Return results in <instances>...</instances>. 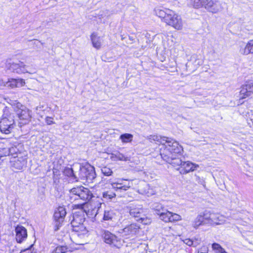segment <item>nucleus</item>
I'll return each instance as SVG.
<instances>
[{
  "instance_id": "1",
  "label": "nucleus",
  "mask_w": 253,
  "mask_h": 253,
  "mask_svg": "<svg viewBox=\"0 0 253 253\" xmlns=\"http://www.w3.org/2000/svg\"><path fill=\"white\" fill-rule=\"evenodd\" d=\"M169 143L171 145H167L161 151V157L164 161L172 165L174 167H178L176 169L180 170L183 162L177 157L182 151V147L177 141Z\"/></svg>"
},
{
  "instance_id": "2",
  "label": "nucleus",
  "mask_w": 253,
  "mask_h": 253,
  "mask_svg": "<svg viewBox=\"0 0 253 253\" xmlns=\"http://www.w3.org/2000/svg\"><path fill=\"white\" fill-rule=\"evenodd\" d=\"M154 11L156 15L167 24L172 26L177 30L182 28V21L180 16L172 10L166 8H156Z\"/></svg>"
},
{
  "instance_id": "3",
  "label": "nucleus",
  "mask_w": 253,
  "mask_h": 253,
  "mask_svg": "<svg viewBox=\"0 0 253 253\" xmlns=\"http://www.w3.org/2000/svg\"><path fill=\"white\" fill-rule=\"evenodd\" d=\"M84 220V219L82 217L76 215L73 216V219L71 221L73 231L71 235V239L76 244H83L80 239H83L87 234L88 231L83 224Z\"/></svg>"
},
{
  "instance_id": "4",
  "label": "nucleus",
  "mask_w": 253,
  "mask_h": 253,
  "mask_svg": "<svg viewBox=\"0 0 253 253\" xmlns=\"http://www.w3.org/2000/svg\"><path fill=\"white\" fill-rule=\"evenodd\" d=\"M93 197L92 192L83 186L74 187L70 190L69 198L71 202L78 200L84 202L89 201Z\"/></svg>"
},
{
  "instance_id": "5",
  "label": "nucleus",
  "mask_w": 253,
  "mask_h": 253,
  "mask_svg": "<svg viewBox=\"0 0 253 253\" xmlns=\"http://www.w3.org/2000/svg\"><path fill=\"white\" fill-rule=\"evenodd\" d=\"M79 176L82 180H85L88 183L92 182L96 178L94 168L90 165L80 168Z\"/></svg>"
},
{
  "instance_id": "6",
  "label": "nucleus",
  "mask_w": 253,
  "mask_h": 253,
  "mask_svg": "<svg viewBox=\"0 0 253 253\" xmlns=\"http://www.w3.org/2000/svg\"><path fill=\"white\" fill-rule=\"evenodd\" d=\"M66 213L65 208L63 207H58L54 212L52 225L55 231L58 230L62 225Z\"/></svg>"
},
{
  "instance_id": "7",
  "label": "nucleus",
  "mask_w": 253,
  "mask_h": 253,
  "mask_svg": "<svg viewBox=\"0 0 253 253\" xmlns=\"http://www.w3.org/2000/svg\"><path fill=\"white\" fill-rule=\"evenodd\" d=\"M204 8L209 12L218 13L223 9V3L218 0H205Z\"/></svg>"
},
{
  "instance_id": "8",
  "label": "nucleus",
  "mask_w": 253,
  "mask_h": 253,
  "mask_svg": "<svg viewBox=\"0 0 253 253\" xmlns=\"http://www.w3.org/2000/svg\"><path fill=\"white\" fill-rule=\"evenodd\" d=\"M118 215L114 210L109 208H106L103 212L102 222H105L110 224L111 226H114L117 222Z\"/></svg>"
},
{
  "instance_id": "9",
  "label": "nucleus",
  "mask_w": 253,
  "mask_h": 253,
  "mask_svg": "<svg viewBox=\"0 0 253 253\" xmlns=\"http://www.w3.org/2000/svg\"><path fill=\"white\" fill-rule=\"evenodd\" d=\"M13 119L3 118L0 122V130L2 133L9 134L14 127Z\"/></svg>"
},
{
  "instance_id": "10",
  "label": "nucleus",
  "mask_w": 253,
  "mask_h": 253,
  "mask_svg": "<svg viewBox=\"0 0 253 253\" xmlns=\"http://www.w3.org/2000/svg\"><path fill=\"white\" fill-rule=\"evenodd\" d=\"M125 179H119L116 182L111 183L112 188L116 191L123 192L128 190L132 185V182L128 181L127 183H124ZM127 181V180H125Z\"/></svg>"
},
{
  "instance_id": "11",
  "label": "nucleus",
  "mask_w": 253,
  "mask_h": 253,
  "mask_svg": "<svg viewBox=\"0 0 253 253\" xmlns=\"http://www.w3.org/2000/svg\"><path fill=\"white\" fill-rule=\"evenodd\" d=\"M139 229V226L136 224L132 223L126 226L124 229L120 231L123 237H127L128 236L132 237L135 235Z\"/></svg>"
},
{
  "instance_id": "12",
  "label": "nucleus",
  "mask_w": 253,
  "mask_h": 253,
  "mask_svg": "<svg viewBox=\"0 0 253 253\" xmlns=\"http://www.w3.org/2000/svg\"><path fill=\"white\" fill-rule=\"evenodd\" d=\"M149 139L151 140H154L155 141L160 142L162 144V147L160 148V152L162 151V149H165L167 145H171V144H170L169 143L170 142L172 143V142L176 141L169 137H162L160 136L156 135H150Z\"/></svg>"
},
{
  "instance_id": "13",
  "label": "nucleus",
  "mask_w": 253,
  "mask_h": 253,
  "mask_svg": "<svg viewBox=\"0 0 253 253\" xmlns=\"http://www.w3.org/2000/svg\"><path fill=\"white\" fill-rule=\"evenodd\" d=\"M253 93V79L247 81L240 90V95L242 98H245Z\"/></svg>"
},
{
  "instance_id": "14",
  "label": "nucleus",
  "mask_w": 253,
  "mask_h": 253,
  "mask_svg": "<svg viewBox=\"0 0 253 253\" xmlns=\"http://www.w3.org/2000/svg\"><path fill=\"white\" fill-rule=\"evenodd\" d=\"M137 191L139 194L146 195L148 197L152 196L156 193L155 189L145 182L140 184Z\"/></svg>"
},
{
  "instance_id": "15",
  "label": "nucleus",
  "mask_w": 253,
  "mask_h": 253,
  "mask_svg": "<svg viewBox=\"0 0 253 253\" xmlns=\"http://www.w3.org/2000/svg\"><path fill=\"white\" fill-rule=\"evenodd\" d=\"M16 240V241L21 243L25 241L27 237V232L26 229L22 226H17L15 228Z\"/></svg>"
},
{
  "instance_id": "16",
  "label": "nucleus",
  "mask_w": 253,
  "mask_h": 253,
  "mask_svg": "<svg viewBox=\"0 0 253 253\" xmlns=\"http://www.w3.org/2000/svg\"><path fill=\"white\" fill-rule=\"evenodd\" d=\"M126 208L129 211L130 215L136 219L140 218L143 214V209L140 206L136 207L130 204Z\"/></svg>"
},
{
  "instance_id": "17",
  "label": "nucleus",
  "mask_w": 253,
  "mask_h": 253,
  "mask_svg": "<svg viewBox=\"0 0 253 253\" xmlns=\"http://www.w3.org/2000/svg\"><path fill=\"white\" fill-rule=\"evenodd\" d=\"M102 237L106 244L116 246V243L117 242V238L110 232L107 230L102 231Z\"/></svg>"
},
{
  "instance_id": "18",
  "label": "nucleus",
  "mask_w": 253,
  "mask_h": 253,
  "mask_svg": "<svg viewBox=\"0 0 253 253\" xmlns=\"http://www.w3.org/2000/svg\"><path fill=\"white\" fill-rule=\"evenodd\" d=\"M198 167V165H196L189 161L183 162V164L180 169V173L181 174H185L190 171H193L195 170Z\"/></svg>"
},
{
  "instance_id": "19",
  "label": "nucleus",
  "mask_w": 253,
  "mask_h": 253,
  "mask_svg": "<svg viewBox=\"0 0 253 253\" xmlns=\"http://www.w3.org/2000/svg\"><path fill=\"white\" fill-rule=\"evenodd\" d=\"M17 107H20V108L17 110V114L19 118L26 121L29 120L31 116L29 110L20 103L17 104Z\"/></svg>"
},
{
  "instance_id": "20",
  "label": "nucleus",
  "mask_w": 253,
  "mask_h": 253,
  "mask_svg": "<svg viewBox=\"0 0 253 253\" xmlns=\"http://www.w3.org/2000/svg\"><path fill=\"white\" fill-rule=\"evenodd\" d=\"M26 65L23 62H19L18 63H12L10 67L9 70L13 72L18 74H21L26 72Z\"/></svg>"
},
{
  "instance_id": "21",
  "label": "nucleus",
  "mask_w": 253,
  "mask_h": 253,
  "mask_svg": "<svg viewBox=\"0 0 253 253\" xmlns=\"http://www.w3.org/2000/svg\"><path fill=\"white\" fill-rule=\"evenodd\" d=\"M239 52L243 55L253 54V39L249 40L244 47H241Z\"/></svg>"
},
{
  "instance_id": "22",
  "label": "nucleus",
  "mask_w": 253,
  "mask_h": 253,
  "mask_svg": "<svg viewBox=\"0 0 253 253\" xmlns=\"http://www.w3.org/2000/svg\"><path fill=\"white\" fill-rule=\"evenodd\" d=\"M11 162L13 163V166L15 169H21L26 165L27 161L26 159L24 158L21 156L18 157L13 160H10Z\"/></svg>"
},
{
  "instance_id": "23",
  "label": "nucleus",
  "mask_w": 253,
  "mask_h": 253,
  "mask_svg": "<svg viewBox=\"0 0 253 253\" xmlns=\"http://www.w3.org/2000/svg\"><path fill=\"white\" fill-rule=\"evenodd\" d=\"M90 39L93 46L97 49H99L101 46V39L100 37L93 33L91 35Z\"/></svg>"
},
{
  "instance_id": "24",
  "label": "nucleus",
  "mask_w": 253,
  "mask_h": 253,
  "mask_svg": "<svg viewBox=\"0 0 253 253\" xmlns=\"http://www.w3.org/2000/svg\"><path fill=\"white\" fill-rule=\"evenodd\" d=\"M224 222V217L219 213L212 212L211 224H221Z\"/></svg>"
},
{
  "instance_id": "25",
  "label": "nucleus",
  "mask_w": 253,
  "mask_h": 253,
  "mask_svg": "<svg viewBox=\"0 0 253 253\" xmlns=\"http://www.w3.org/2000/svg\"><path fill=\"white\" fill-rule=\"evenodd\" d=\"M204 0H190L188 5L194 8H200L205 6Z\"/></svg>"
},
{
  "instance_id": "26",
  "label": "nucleus",
  "mask_w": 253,
  "mask_h": 253,
  "mask_svg": "<svg viewBox=\"0 0 253 253\" xmlns=\"http://www.w3.org/2000/svg\"><path fill=\"white\" fill-rule=\"evenodd\" d=\"M211 214L210 211H205L201 213L200 214L202 215L203 220H205V224H211Z\"/></svg>"
},
{
  "instance_id": "27",
  "label": "nucleus",
  "mask_w": 253,
  "mask_h": 253,
  "mask_svg": "<svg viewBox=\"0 0 253 253\" xmlns=\"http://www.w3.org/2000/svg\"><path fill=\"white\" fill-rule=\"evenodd\" d=\"M152 208L158 215H159L163 211H166L164 206L159 203H154L152 206Z\"/></svg>"
},
{
  "instance_id": "28",
  "label": "nucleus",
  "mask_w": 253,
  "mask_h": 253,
  "mask_svg": "<svg viewBox=\"0 0 253 253\" xmlns=\"http://www.w3.org/2000/svg\"><path fill=\"white\" fill-rule=\"evenodd\" d=\"M63 173L65 175L71 177L73 179L77 180V177L76 176L75 173H74V171L72 168L66 167L64 169Z\"/></svg>"
},
{
  "instance_id": "29",
  "label": "nucleus",
  "mask_w": 253,
  "mask_h": 253,
  "mask_svg": "<svg viewBox=\"0 0 253 253\" xmlns=\"http://www.w3.org/2000/svg\"><path fill=\"white\" fill-rule=\"evenodd\" d=\"M133 136L130 133H124L121 134L120 136V139L124 143L131 142L132 141Z\"/></svg>"
},
{
  "instance_id": "30",
  "label": "nucleus",
  "mask_w": 253,
  "mask_h": 253,
  "mask_svg": "<svg viewBox=\"0 0 253 253\" xmlns=\"http://www.w3.org/2000/svg\"><path fill=\"white\" fill-rule=\"evenodd\" d=\"M171 212L166 209V211H163L159 214L160 218L161 220L166 222H170V221Z\"/></svg>"
},
{
  "instance_id": "31",
  "label": "nucleus",
  "mask_w": 253,
  "mask_h": 253,
  "mask_svg": "<svg viewBox=\"0 0 253 253\" xmlns=\"http://www.w3.org/2000/svg\"><path fill=\"white\" fill-rule=\"evenodd\" d=\"M18 149L16 147L8 148V156H11L13 159H16L21 155L20 153H18Z\"/></svg>"
},
{
  "instance_id": "32",
  "label": "nucleus",
  "mask_w": 253,
  "mask_h": 253,
  "mask_svg": "<svg viewBox=\"0 0 253 253\" xmlns=\"http://www.w3.org/2000/svg\"><path fill=\"white\" fill-rule=\"evenodd\" d=\"M111 157L114 160H120L124 161H127L129 160V159L127 157H125L124 155L120 153V152H117L115 154H112Z\"/></svg>"
},
{
  "instance_id": "33",
  "label": "nucleus",
  "mask_w": 253,
  "mask_h": 253,
  "mask_svg": "<svg viewBox=\"0 0 253 253\" xmlns=\"http://www.w3.org/2000/svg\"><path fill=\"white\" fill-rule=\"evenodd\" d=\"M205 220L200 214L198 215L193 222L192 225L195 228H197L200 225L205 224Z\"/></svg>"
},
{
  "instance_id": "34",
  "label": "nucleus",
  "mask_w": 253,
  "mask_h": 253,
  "mask_svg": "<svg viewBox=\"0 0 253 253\" xmlns=\"http://www.w3.org/2000/svg\"><path fill=\"white\" fill-rule=\"evenodd\" d=\"M115 196L116 194L111 191H105L102 193V197L106 200H110Z\"/></svg>"
},
{
  "instance_id": "35",
  "label": "nucleus",
  "mask_w": 253,
  "mask_h": 253,
  "mask_svg": "<svg viewBox=\"0 0 253 253\" xmlns=\"http://www.w3.org/2000/svg\"><path fill=\"white\" fill-rule=\"evenodd\" d=\"M212 248L213 250L217 251L219 253H227L225 250L217 243H213L212 245Z\"/></svg>"
},
{
  "instance_id": "36",
  "label": "nucleus",
  "mask_w": 253,
  "mask_h": 253,
  "mask_svg": "<svg viewBox=\"0 0 253 253\" xmlns=\"http://www.w3.org/2000/svg\"><path fill=\"white\" fill-rule=\"evenodd\" d=\"M68 248L66 246H58L51 253H66Z\"/></svg>"
},
{
  "instance_id": "37",
  "label": "nucleus",
  "mask_w": 253,
  "mask_h": 253,
  "mask_svg": "<svg viewBox=\"0 0 253 253\" xmlns=\"http://www.w3.org/2000/svg\"><path fill=\"white\" fill-rule=\"evenodd\" d=\"M136 220L144 224H148L151 222L150 219L146 217L144 214L140 218L136 219Z\"/></svg>"
},
{
  "instance_id": "38",
  "label": "nucleus",
  "mask_w": 253,
  "mask_h": 253,
  "mask_svg": "<svg viewBox=\"0 0 253 253\" xmlns=\"http://www.w3.org/2000/svg\"><path fill=\"white\" fill-rule=\"evenodd\" d=\"M181 220V216L176 213L171 212L170 222L177 221Z\"/></svg>"
},
{
  "instance_id": "39",
  "label": "nucleus",
  "mask_w": 253,
  "mask_h": 253,
  "mask_svg": "<svg viewBox=\"0 0 253 253\" xmlns=\"http://www.w3.org/2000/svg\"><path fill=\"white\" fill-rule=\"evenodd\" d=\"M15 82L16 83V84L15 85L16 87H22L25 84L24 80L22 79H13V82Z\"/></svg>"
},
{
  "instance_id": "40",
  "label": "nucleus",
  "mask_w": 253,
  "mask_h": 253,
  "mask_svg": "<svg viewBox=\"0 0 253 253\" xmlns=\"http://www.w3.org/2000/svg\"><path fill=\"white\" fill-rule=\"evenodd\" d=\"M101 171L102 173L106 176L111 175L113 172L110 168L106 167H103L101 169Z\"/></svg>"
},
{
  "instance_id": "41",
  "label": "nucleus",
  "mask_w": 253,
  "mask_h": 253,
  "mask_svg": "<svg viewBox=\"0 0 253 253\" xmlns=\"http://www.w3.org/2000/svg\"><path fill=\"white\" fill-rule=\"evenodd\" d=\"M194 180L198 184L205 186V182L203 178L200 177L196 175H195Z\"/></svg>"
},
{
  "instance_id": "42",
  "label": "nucleus",
  "mask_w": 253,
  "mask_h": 253,
  "mask_svg": "<svg viewBox=\"0 0 253 253\" xmlns=\"http://www.w3.org/2000/svg\"><path fill=\"white\" fill-rule=\"evenodd\" d=\"M0 157L8 156V148H0Z\"/></svg>"
},
{
  "instance_id": "43",
  "label": "nucleus",
  "mask_w": 253,
  "mask_h": 253,
  "mask_svg": "<svg viewBox=\"0 0 253 253\" xmlns=\"http://www.w3.org/2000/svg\"><path fill=\"white\" fill-rule=\"evenodd\" d=\"M183 242L188 246H194L196 247L197 246V245H194V242L190 239H185L183 240Z\"/></svg>"
},
{
  "instance_id": "44",
  "label": "nucleus",
  "mask_w": 253,
  "mask_h": 253,
  "mask_svg": "<svg viewBox=\"0 0 253 253\" xmlns=\"http://www.w3.org/2000/svg\"><path fill=\"white\" fill-rule=\"evenodd\" d=\"M102 203L100 202H96L95 207V209H97L96 212L95 213V217H96L97 215L99 214V211L101 207Z\"/></svg>"
},
{
  "instance_id": "45",
  "label": "nucleus",
  "mask_w": 253,
  "mask_h": 253,
  "mask_svg": "<svg viewBox=\"0 0 253 253\" xmlns=\"http://www.w3.org/2000/svg\"><path fill=\"white\" fill-rule=\"evenodd\" d=\"M45 122L48 125L54 124V122L52 121V118L49 117H47L45 118Z\"/></svg>"
},
{
  "instance_id": "46",
  "label": "nucleus",
  "mask_w": 253,
  "mask_h": 253,
  "mask_svg": "<svg viewBox=\"0 0 253 253\" xmlns=\"http://www.w3.org/2000/svg\"><path fill=\"white\" fill-rule=\"evenodd\" d=\"M32 246V245L30 246V248L21 251L20 253H35L31 251Z\"/></svg>"
},
{
  "instance_id": "47",
  "label": "nucleus",
  "mask_w": 253,
  "mask_h": 253,
  "mask_svg": "<svg viewBox=\"0 0 253 253\" xmlns=\"http://www.w3.org/2000/svg\"><path fill=\"white\" fill-rule=\"evenodd\" d=\"M13 79H12L11 81H10V85L11 86H12V87H16L15 85L16 84V82H13Z\"/></svg>"
},
{
  "instance_id": "48",
  "label": "nucleus",
  "mask_w": 253,
  "mask_h": 253,
  "mask_svg": "<svg viewBox=\"0 0 253 253\" xmlns=\"http://www.w3.org/2000/svg\"><path fill=\"white\" fill-rule=\"evenodd\" d=\"M129 43H132L134 42V39L132 37H129Z\"/></svg>"
},
{
  "instance_id": "49",
  "label": "nucleus",
  "mask_w": 253,
  "mask_h": 253,
  "mask_svg": "<svg viewBox=\"0 0 253 253\" xmlns=\"http://www.w3.org/2000/svg\"><path fill=\"white\" fill-rule=\"evenodd\" d=\"M204 252H199L198 253H207L206 250H203Z\"/></svg>"
}]
</instances>
